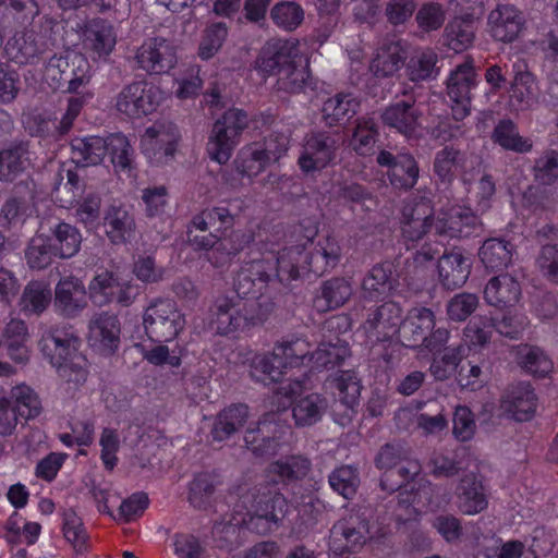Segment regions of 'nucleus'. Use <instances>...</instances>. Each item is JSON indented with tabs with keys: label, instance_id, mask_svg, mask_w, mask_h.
I'll return each instance as SVG.
<instances>
[{
	"label": "nucleus",
	"instance_id": "1",
	"mask_svg": "<svg viewBox=\"0 0 558 558\" xmlns=\"http://www.w3.org/2000/svg\"><path fill=\"white\" fill-rule=\"evenodd\" d=\"M336 265L322 257L319 252L306 251L295 245L282 251L276 262L271 259H255L243 264L238 270L235 289L240 294H248L255 286L266 288L288 287L291 281L313 272L324 275Z\"/></svg>",
	"mask_w": 558,
	"mask_h": 558
},
{
	"label": "nucleus",
	"instance_id": "2",
	"mask_svg": "<svg viewBox=\"0 0 558 558\" xmlns=\"http://www.w3.org/2000/svg\"><path fill=\"white\" fill-rule=\"evenodd\" d=\"M236 278L238 274L233 279L236 298L218 299L215 305L213 324L216 325V330L220 335L245 331L263 325L276 307L274 295L282 288L255 286V290L251 293L240 294L235 289Z\"/></svg>",
	"mask_w": 558,
	"mask_h": 558
},
{
	"label": "nucleus",
	"instance_id": "3",
	"mask_svg": "<svg viewBox=\"0 0 558 558\" xmlns=\"http://www.w3.org/2000/svg\"><path fill=\"white\" fill-rule=\"evenodd\" d=\"M258 69L277 75L276 89L287 94L313 92L315 82L311 75L308 60L299 56L288 43L269 41L257 60Z\"/></svg>",
	"mask_w": 558,
	"mask_h": 558
},
{
	"label": "nucleus",
	"instance_id": "4",
	"mask_svg": "<svg viewBox=\"0 0 558 558\" xmlns=\"http://www.w3.org/2000/svg\"><path fill=\"white\" fill-rule=\"evenodd\" d=\"M248 119L245 111L230 109L226 111L213 125L207 143V153L210 159L220 165L227 163L239 136L247 128Z\"/></svg>",
	"mask_w": 558,
	"mask_h": 558
},
{
	"label": "nucleus",
	"instance_id": "5",
	"mask_svg": "<svg viewBox=\"0 0 558 558\" xmlns=\"http://www.w3.org/2000/svg\"><path fill=\"white\" fill-rule=\"evenodd\" d=\"M184 325V315L169 299L155 300L143 314L145 333L154 342L161 343L173 340Z\"/></svg>",
	"mask_w": 558,
	"mask_h": 558
},
{
	"label": "nucleus",
	"instance_id": "6",
	"mask_svg": "<svg viewBox=\"0 0 558 558\" xmlns=\"http://www.w3.org/2000/svg\"><path fill=\"white\" fill-rule=\"evenodd\" d=\"M369 521L361 509H351L330 529L329 548L337 555L361 548L369 538Z\"/></svg>",
	"mask_w": 558,
	"mask_h": 558
},
{
	"label": "nucleus",
	"instance_id": "7",
	"mask_svg": "<svg viewBox=\"0 0 558 558\" xmlns=\"http://www.w3.org/2000/svg\"><path fill=\"white\" fill-rule=\"evenodd\" d=\"M340 146L341 135L338 131L310 132L304 137L298 161L301 170L310 173L326 168L336 159Z\"/></svg>",
	"mask_w": 558,
	"mask_h": 558
},
{
	"label": "nucleus",
	"instance_id": "8",
	"mask_svg": "<svg viewBox=\"0 0 558 558\" xmlns=\"http://www.w3.org/2000/svg\"><path fill=\"white\" fill-rule=\"evenodd\" d=\"M301 388L300 383L289 381L278 388L277 395L288 399L294 398L291 411L295 426H313L323 418L329 403L327 398L319 393L300 395Z\"/></svg>",
	"mask_w": 558,
	"mask_h": 558
},
{
	"label": "nucleus",
	"instance_id": "9",
	"mask_svg": "<svg viewBox=\"0 0 558 558\" xmlns=\"http://www.w3.org/2000/svg\"><path fill=\"white\" fill-rule=\"evenodd\" d=\"M403 308L395 301H387L380 305L363 307L361 327L368 337L378 341H388L400 329Z\"/></svg>",
	"mask_w": 558,
	"mask_h": 558
},
{
	"label": "nucleus",
	"instance_id": "10",
	"mask_svg": "<svg viewBox=\"0 0 558 558\" xmlns=\"http://www.w3.org/2000/svg\"><path fill=\"white\" fill-rule=\"evenodd\" d=\"M280 410L278 405L277 412L266 413L256 427L245 432V446L255 457L269 458L278 452L286 427L279 423Z\"/></svg>",
	"mask_w": 558,
	"mask_h": 558
},
{
	"label": "nucleus",
	"instance_id": "11",
	"mask_svg": "<svg viewBox=\"0 0 558 558\" xmlns=\"http://www.w3.org/2000/svg\"><path fill=\"white\" fill-rule=\"evenodd\" d=\"M475 71L473 62L466 60L451 71L447 80V95L451 101L452 117L462 121L470 114L472 89L475 87Z\"/></svg>",
	"mask_w": 558,
	"mask_h": 558
},
{
	"label": "nucleus",
	"instance_id": "12",
	"mask_svg": "<svg viewBox=\"0 0 558 558\" xmlns=\"http://www.w3.org/2000/svg\"><path fill=\"white\" fill-rule=\"evenodd\" d=\"M135 59L138 68L149 74L168 73L177 63V49L163 37L148 38L137 49Z\"/></svg>",
	"mask_w": 558,
	"mask_h": 558
},
{
	"label": "nucleus",
	"instance_id": "13",
	"mask_svg": "<svg viewBox=\"0 0 558 558\" xmlns=\"http://www.w3.org/2000/svg\"><path fill=\"white\" fill-rule=\"evenodd\" d=\"M157 94L153 86L144 81L125 85L117 95L116 108L129 118H140L156 110Z\"/></svg>",
	"mask_w": 558,
	"mask_h": 558
},
{
	"label": "nucleus",
	"instance_id": "14",
	"mask_svg": "<svg viewBox=\"0 0 558 558\" xmlns=\"http://www.w3.org/2000/svg\"><path fill=\"white\" fill-rule=\"evenodd\" d=\"M179 137L173 123H155L142 137L143 153L157 165L167 162L175 153Z\"/></svg>",
	"mask_w": 558,
	"mask_h": 558
},
{
	"label": "nucleus",
	"instance_id": "15",
	"mask_svg": "<svg viewBox=\"0 0 558 558\" xmlns=\"http://www.w3.org/2000/svg\"><path fill=\"white\" fill-rule=\"evenodd\" d=\"M383 123L407 138L421 136L422 110L415 100H400L386 107L381 112Z\"/></svg>",
	"mask_w": 558,
	"mask_h": 558
},
{
	"label": "nucleus",
	"instance_id": "16",
	"mask_svg": "<svg viewBox=\"0 0 558 558\" xmlns=\"http://www.w3.org/2000/svg\"><path fill=\"white\" fill-rule=\"evenodd\" d=\"M391 262H381L374 265L364 276L361 283V298L363 301H378L391 295L398 284V277Z\"/></svg>",
	"mask_w": 558,
	"mask_h": 558
},
{
	"label": "nucleus",
	"instance_id": "17",
	"mask_svg": "<svg viewBox=\"0 0 558 558\" xmlns=\"http://www.w3.org/2000/svg\"><path fill=\"white\" fill-rule=\"evenodd\" d=\"M435 315L430 308H412L398 330L402 345L417 349L424 347L429 332L435 328Z\"/></svg>",
	"mask_w": 558,
	"mask_h": 558
},
{
	"label": "nucleus",
	"instance_id": "18",
	"mask_svg": "<svg viewBox=\"0 0 558 558\" xmlns=\"http://www.w3.org/2000/svg\"><path fill=\"white\" fill-rule=\"evenodd\" d=\"M481 226L478 217L466 207L456 206L439 211L434 222L438 235L465 238Z\"/></svg>",
	"mask_w": 558,
	"mask_h": 558
},
{
	"label": "nucleus",
	"instance_id": "19",
	"mask_svg": "<svg viewBox=\"0 0 558 558\" xmlns=\"http://www.w3.org/2000/svg\"><path fill=\"white\" fill-rule=\"evenodd\" d=\"M280 150L271 149V142L264 149L257 147L243 148L234 160V167L242 177H255L259 174L267 165L276 162L287 151L289 140L280 137Z\"/></svg>",
	"mask_w": 558,
	"mask_h": 558
},
{
	"label": "nucleus",
	"instance_id": "20",
	"mask_svg": "<svg viewBox=\"0 0 558 558\" xmlns=\"http://www.w3.org/2000/svg\"><path fill=\"white\" fill-rule=\"evenodd\" d=\"M522 13L511 4H498L487 17L488 32L502 43L515 40L524 26Z\"/></svg>",
	"mask_w": 558,
	"mask_h": 558
},
{
	"label": "nucleus",
	"instance_id": "21",
	"mask_svg": "<svg viewBox=\"0 0 558 558\" xmlns=\"http://www.w3.org/2000/svg\"><path fill=\"white\" fill-rule=\"evenodd\" d=\"M53 306L66 318H74L87 306L86 290L83 282L75 277L61 279L54 289Z\"/></svg>",
	"mask_w": 558,
	"mask_h": 558
},
{
	"label": "nucleus",
	"instance_id": "22",
	"mask_svg": "<svg viewBox=\"0 0 558 558\" xmlns=\"http://www.w3.org/2000/svg\"><path fill=\"white\" fill-rule=\"evenodd\" d=\"M104 231L113 245L130 243L136 233L134 215L123 205H110L104 213Z\"/></svg>",
	"mask_w": 558,
	"mask_h": 558
},
{
	"label": "nucleus",
	"instance_id": "23",
	"mask_svg": "<svg viewBox=\"0 0 558 558\" xmlns=\"http://www.w3.org/2000/svg\"><path fill=\"white\" fill-rule=\"evenodd\" d=\"M471 268L470 257L465 256L461 250L444 252L437 264L439 281L447 290L461 288L466 282Z\"/></svg>",
	"mask_w": 558,
	"mask_h": 558
},
{
	"label": "nucleus",
	"instance_id": "24",
	"mask_svg": "<svg viewBox=\"0 0 558 558\" xmlns=\"http://www.w3.org/2000/svg\"><path fill=\"white\" fill-rule=\"evenodd\" d=\"M31 155L28 141L14 140L8 143L0 150V180L12 182L25 172L32 165Z\"/></svg>",
	"mask_w": 558,
	"mask_h": 558
},
{
	"label": "nucleus",
	"instance_id": "25",
	"mask_svg": "<svg viewBox=\"0 0 558 558\" xmlns=\"http://www.w3.org/2000/svg\"><path fill=\"white\" fill-rule=\"evenodd\" d=\"M458 509L469 515L484 511L488 506L487 495L482 480L474 473H468L456 488Z\"/></svg>",
	"mask_w": 558,
	"mask_h": 558
},
{
	"label": "nucleus",
	"instance_id": "26",
	"mask_svg": "<svg viewBox=\"0 0 558 558\" xmlns=\"http://www.w3.org/2000/svg\"><path fill=\"white\" fill-rule=\"evenodd\" d=\"M120 322L117 315L101 312L89 320V341L106 353H113L120 342Z\"/></svg>",
	"mask_w": 558,
	"mask_h": 558
},
{
	"label": "nucleus",
	"instance_id": "27",
	"mask_svg": "<svg viewBox=\"0 0 558 558\" xmlns=\"http://www.w3.org/2000/svg\"><path fill=\"white\" fill-rule=\"evenodd\" d=\"M501 408L519 422L532 418L536 409V396L531 384L521 381L511 385L502 397Z\"/></svg>",
	"mask_w": 558,
	"mask_h": 558
},
{
	"label": "nucleus",
	"instance_id": "28",
	"mask_svg": "<svg viewBox=\"0 0 558 558\" xmlns=\"http://www.w3.org/2000/svg\"><path fill=\"white\" fill-rule=\"evenodd\" d=\"M407 58L408 51L401 40H386L373 58L369 70L378 78L391 77L405 66Z\"/></svg>",
	"mask_w": 558,
	"mask_h": 558
},
{
	"label": "nucleus",
	"instance_id": "29",
	"mask_svg": "<svg viewBox=\"0 0 558 558\" xmlns=\"http://www.w3.org/2000/svg\"><path fill=\"white\" fill-rule=\"evenodd\" d=\"M29 333L24 320L12 318L4 327L0 348L17 364L25 365L29 361Z\"/></svg>",
	"mask_w": 558,
	"mask_h": 558
},
{
	"label": "nucleus",
	"instance_id": "30",
	"mask_svg": "<svg viewBox=\"0 0 558 558\" xmlns=\"http://www.w3.org/2000/svg\"><path fill=\"white\" fill-rule=\"evenodd\" d=\"M520 296V283L509 274L490 278L484 289L485 301L497 307L512 306L519 301Z\"/></svg>",
	"mask_w": 558,
	"mask_h": 558
},
{
	"label": "nucleus",
	"instance_id": "31",
	"mask_svg": "<svg viewBox=\"0 0 558 558\" xmlns=\"http://www.w3.org/2000/svg\"><path fill=\"white\" fill-rule=\"evenodd\" d=\"M353 290L349 280L335 277L322 283L315 299L314 306L318 312L325 313L342 306L352 295Z\"/></svg>",
	"mask_w": 558,
	"mask_h": 558
},
{
	"label": "nucleus",
	"instance_id": "32",
	"mask_svg": "<svg viewBox=\"0 0 558 558\" xmlns=\"http://www.w3.org/2000/svg\"><path fill=\"white\" fill-rule=\"evenodd\" d=\"M360 108V101L352 94L338 93L324 101L322 119L329 128L340 126L352 119Z\"/></svg>",
	"mask_w": 558,
	"mask_h": 558
},
{
	"label": "nucleus",
	"instance_id": "33",
	"mask_svg": "<svg viewBox=\"0 0 558 558\" xmlns=\"http://www.w3.org/2000/svg\"><path fill=\"white\" fill-rule=\"evenodd\" d=\"M38 345L44 356L56 368L69 361L73 354H80L73 345V339L58 329L44 332Z\"/></svg>",
	"mask_w": 558,
	"mask_h": 558
},
{
	"label": "nucleus",
	"instance_id": "34",
	"mask_svg": "<svg viewBox=\"0 0 558 558\" xmlns=\"http://www.w3.org/2000/svg\"><path fill=\"white\" fill-rule=\"evenodd\" d=\"M476 20L473 14L452 19L445 28V45L454 52H462L474 41Z\"/></svg>",
	"mask_w": 558,
	"mask_h": 558
},
{
	"label": "nucleus",
	"instance_id": "35",
	"mask_svg": "<svg viewBox=\"0 0 558 558\" xmlns=\"http://www.w3.org/2000/svg\"><path fill=\"white\" fill-rule=\"evenodd\" d=\"M517 364L527 374L545 378L554 369V363L547 353L539 347L520 344L514 348Z\"/></svg>",
	"mask_w": 558,
	"mask_h": 558
},
{
	"label": "nucleus",
	"instance_id": "36",
	"mask_svg": "<svg viewBox=\"0 0 558 558\" xmlns=\"http://www.w3.org/2000/svg\"><path fill=\"white\" fill-rule=\"evenodd\" d=\"M54 254L59 258H71L81 248L82 234L75 226L64 221H58L50 227V235L47 236Z\"/></svg>",
	"mask_w": 558,
	"mask_h": 558
},
{
	"label": "nucleus",
	"instance_id": "37",
	"mask_svg": "<svg viewBox=\"0 0 558 558\" xmlns=\"http://www.w3.org/2000/svg\"><path fill=\"white\" fill-rule=\"evenodd\" d=\"M117 36L111 23L102 19L92 20L84 29V45L97 56H108L114 48Z\"/></svg>",
	"mask_w": 558,
	"mask_h": 558
},
{
	"label": "nucleus",
	"instance_id": "38",
	"mask_svg": "<svg viewBox=\"0 0 558 558\" xmlns=\"http://www.w3.org/2000/svg\"><path fill=\"white\" fill-rule=\"evenodd\" d=\"M514 245L502 238H489L482 244L478 256L490 271H502L512 262Z\"/></svg>",
	"mask_w": 558,
	"mask_h": 558
},
{
	"label": "nucleus",
	"instance_id": "39",
	"mask_svg": "<svg viewBox=\"0 0 558 558\" xmlns=\"http://www.w3.org/2000/svg\"><path fill=\"white\" fill-rule=\"evenodd\" d=\"M248 418V408L233 404L219 412L214 421L210 434L214 441H223L240 430Z\"/></svg>",
	"mask_w": 558,
	"mask_h": 558
},
{
	"label": "nucleus",
	"instance_id": "40",
	"mask_svg": "<svg viewBox=\"0 0 558 558\" xmlns=\"http://www.w3.org/2000/svg\"><path fill=\"white\" fill-rule=\"evenodd\" d=\"M325 387L332 390L347 409H353L357 403L362 389L360 378L351 369L329 375L325 380Z\"/></svg>",
	"mask_w": 558,
	"mask_h": 558
},
{
	"label": "nucleus",
	"instance_id": "41",
	"mask_svg": "<svg viewBox=\"0 0 558 558\" xmlns=\"http://www.w3.org/2000/svg\"><path fill=\"white\" fill-rule=\"evenodd\" d=\"M438 54L429 48L415 51L405 63L409 81L417 84L435 80L440 72Z\"/></svg>",
	"mask_w": 558,
	"mask_h": 558
},
{
	"label": "nucleus",
	"instance_id": "42",
	"mask_svg": "<svg viewBox=\"0 0 558 558\" xmlns=\"http://www.w3.org/2000/svg\"><path fill=\"white\" fill-rule=\"evenodd\" d=\"M466 351L468 345L462 340L450 343L440 355L433 357L429 366L432 376L436 380L444 381L457 375Z\"/></svg>",
	"mask_w": 558,
	"mask_h": 558
},
{
	"label": "nucleus",
	"instance_id": "43",
	"mask_svg": "<svg viewBox=\"0 0 558 558\" xmlns=\"http://www.w3.org/2000/svg\"><path fill=\"white\" fill-rule=\"evenodd\" d=\"M107 138L100 136L75 137L71 142L72 158L83 167L98 165L106 156Z\"/></svg>",
	"mask_w": 558,
	"mask_h": 558
},
{
	"label": "nucleus",
	"instance_id": "44",
	"mask_svg": "<svg viewBox=\"0 0 558 558\" xmlns=\"http://www.w3.org/2000/svg\"><path fill=\"white\" fill-rule=\"evenodd\" d=\"M492 141L506 150L519 154L529 153L533 148L532 141L521 136L515 123L510 119L498 121L492 133Z\"/></svg>",
	"mask_w": 558,
	"mask_h": 558
},
{
	"label": "nucleus",
	"instance_id": "45",
	"mask_svg": "<svg viewBox=\"0 0 558 558\" xmlns=\"http://www.w3.org/2000/svg\"><path fill=\"white\" fill-rule=\"evenodd\" d=\"M286 364L274 350L269 354L255 356L251 363L250 376L255 381L269 385L281 380Z\"/></svg>",
	"mask_w": 558,
	"mask_h": 558
},
{
	"label": "nucleus",
	"instance_id": "46",
	"mask_svg": "<svg viewBox=\"0 0 558 558\" xmlns=\"http://www.w3.org/2000/svg\"><path fill=\"white\" fill-rule=\"evenodd\" d=\"M350 355V348L343 340L322 342L311 354L310 362L316 368L331 369L339 366Z\"/></svg>",
	"mask_w": 558,
	"mask_h": 558
},
{
	"label": "nucleus",
	"instance_id": "47",
	"mask_svg": "<svg viewBox=\"0 0 558 558\" xmlns=\"http://www.w3.org/2000/svg\"><path fill=\"white\" fill-rule=\"evenodd\" d=\"M421 473V464L410 454L395 469L393 472H384L380 477V488L389 494L400 489Z\"/></svg>",
	"mask_w": 558,
	"mask_h": 558
},
{
	"label": "nucleus",
	"instance_id": "48",
	"mask_svg": "<svg viewBox=\"0 0 558 558\" xmlns=\"http://www.w3.org/2000/svg\"><path fill=\"white\" fill-rule=\"evenodd\" d=\"M51 303V290L44 281H31L20 300L21 310L27 314H41Z\"/></svg>",
	"mask_w": 558,
	"mask_h": 558
},
{
	"label": "nucleus",
	"instance_id": "49",
	"mask_svg": "<svg viewBox=\"0 0 558 558\" xmlns=\"http://www.w3.org/2000/svg\"><path fill=\"white\" fill-rule=\"evenodd\" d=\"M420 169L416 160L410 154L398 155L397 163L389 170L390 184L400 190H411L418 180Z\"/></svg>",
	"mask_w": 558,
	"mask_h": 558
},
{
	"label": "nucleus",
	"instance_id": "50",
	"mask_svg": "<svg viewBox=\"0 0 558 558\" xmlns=\"http://www.w3.org/2000/svg\"><path fill=\"white\" fill-rule=\"evenodd\" d=\"M461 162V151L453 146H446L436 153L433 171L439 184L447 189L456 179V168Z\"/></svg>",
	"mask_w": 558,
	"mask_h": 558
},
{
	"label": "nucleus",
	"instance_id": "51",
	"mask_svg": "<svg viewBox=\"0 0 558 558\" xmlns=\"http://www.w3.org/2000/svg\"><path fill=\"white\" fill-rule=\"evenodd\" d=\"M106 154L110 155L111 162L118 171L129 174L133 169L134 149L126 136L122 134L108 136Z\"/></svg>",
	"mask_w": 558,
	"mask_h": 558
},
{
	"label": "nucleus",
	"instance_id": "52",
	"mask_svg": "<svg viewBox=\"0 0 558 558\" xmlns=\"http://www.w3.org/2000/svg\"><path fill=\"white\" fill-rule=\"evenodd\" d=\"M23 190H29L28 183L21 181L14 185V195L9 197L0 210V225L3 228H10L20 223L26 213V202L20 194Z\"/></svg>",
	"mask_w": 558,
	"mask_h": 558
},
{
	"label": "nucleus",
	"instance_id": "53",
	"mask_svg": "<svg viewBox=\"0 0 558 558\" xmlns=\"http://www.w3.org/2000/svg\"><path fill=\"white\" fill-rule=\"evenodd\" d=\"M252 508L281 525L288 513L289 502L282 494L268 492L258 495Z\"/></svg>",
	"mask_w": 558,
	"mask_h": 558
},
{
	"label": "nucleus",
	"instance_id": "54",
	"mask_svg": "<svg viewBox=\"0 0 558 558\" xmlns=\"http://www.w3.org/2000/svg\"><path fill=\"white\" fill-rule=\"evenodd\" d=\"M220 484L219 476L215 472H202L195 476L190 485L189 501L196 509H205L208 498Z\"/></svg>",
	"mask_w": 558,
	"mask_h": 558
},
{
	"label": "nucleus",
	"instance_id": "55",
	"mask_svg": "<svg viewBox=\"0 0 558 558\" xmlns=\"http://www.w3.org/2000/svg\"><path fill=\"white\" fill-rule=\"evenodd\" d=\"M57 257L54 250L44 234H36L31 239L25 250V259L32 269H45Z\"/></svg>",
	"mask_w": 558,
	"mask_h": 558
},
{
	"label": "nucleus",
	"instance_id": "56",
	"mask_svg": "<svg viewBox=\"0 0 558 558\" xmlns=\"http://www.w3.org/2000/svg\"><path fill=\"white\" fill-rule=\"evenodd\" d=\"M378 136V126L371 118H360L351 138L352 148L361 156L371 155Z\"/></svg>",
	"mask_w": 558,
	"mask_h": 558
},
{
	"label": "nucleus",
	"instance_id": "57",
	"mask_svg": "<svg viewBox=\"0 0 558 558\" xmlns=\"http://www.w3.org/2000/svg\"><path fill=\"white\" fill-rule=\"evenodd\" d=\"M311 470V461L302 456H291L270 464V471L282 482H294L304 478Z\"/></svg>",
	"mask_w": 558,
	"mask_h": 558
},
{
	"label": "nucleus",
	"instance_id": "58",
	"mask_svg": "<svg viewBox=\"0 0 558 558\" xmlns=\"http://www.w3.org/2000/svg\"><path fill=\"white\" fill-rule=\"evenodd\" d=\"M543 185H529L523 193L524 206L533 211H554L558 206V193Z\"/></svg>",
	"mask_w": 558,
	"mask_h": 558
},
{
	"label": "nucleus",
	"instance_id": "59",
	"mask_svg": "<svg viewBox=\"0 0 558 558\" xmlns=\"http://www.w3.org/2000/svg\"><path fill=\"white\" fill-rule=\"evenodd\" d=\"M328 482L331 488L339 495L345 499H352L356 495L360 476L355 468L342 465L329 474Z\"/></svg>",
	"mask_w": 558,
	"mask_h": 558
},
{
	"label": "nucleus",
	"instance_id": "60",
	"mask_svg": "<svg viewBox=\"0 0 558 558\" xmlns=\"http://www.w3.org/2000/svg\"><path fill=\"white\" fill-rule=\"evenodd\" d=\"M534 182L543 186H551L558 180V151L548 149L535 159L532 167Z\"/></svg>",
	"mask_w": 558,
	"mask_h": 558
},
{
	"label": "nucleus",
	"instance_id": "61",
	"mask_svg": "<svg viewBox=\"0 0 558 558\" xmlns=\"http://www.w3.org/2000/svg\"><path fill=\"white\" fill-rule=\"evenodd\" d=\"M270 17L278 27L291 32L303 22L304 11L296 2L283 1L272 7Z\"/></svg>",
	"mask_w": 558,
	"mask_h": 558
},
{
	"label": "nucleus",
	"instance_id": "62",
	"mask_svg": "<svg viewBox=\"0 0 558 558\" xmlns=\"http://www.w3.org/2000/svg\"><path fill=\"white\" fill-rule=\"evenodd\" d=\"M118 279L112 272L102 271L94 277L88 286L89 298L98 305L102 306L114 301Z\"/></svg>",
	"mask_w": 558,
	"mask_h": 558
},
{
	"label": "nucleus",
	"instance_id": "63",
	"mask_svg": "<svg viewBox=\"0 0 558 558\" xmlns=\"http://www.w3.org/2000/svg\"><path fill=\"white\" fill-rule=\"evenodd\" d=\"M310 343L301 338H295L290 341H283L275 348V351L287 367L299 366L305 360L310 361L311 351Z\"/></svg>",
	"mask_w": 558,
	"mask_h": 558
},
{
	"label": "nucleus",
	"instance_id": "64",
	"mask_svg": "<svg viewBox=\"0 0 558 558\" xmlns=\"http://www.w3.org/2000/svg\"><path fill=\"white\" fill-rule=\"evenodd\" d=\"M227 36L228 28L225 23L218 22L208 25L199 43L198 56L203 60L213 58L222 47Z\"/></svg>",
	"mask_w": 558,
	"mask_h": 558
}]
</instances>
